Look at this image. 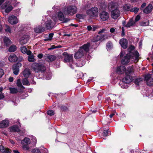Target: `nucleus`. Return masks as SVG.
<instances>
[{
  "label": "nucleus",
  "mask_w": 153,
  "mask_h": 153,
  "mask_svg": "<svg viewBox=\"0 0 153 153\" xmlns=\"http://www.w3.org/2000/svg\"><path fill=\"white\" fill-rule=\"evenodd\" d=\"M134 46L131 45L128 48V51L129 52L128 54L131 56L132 59H134L135 61H138L139 55L137 51H134Z\"/></svg>",
  "instance_id": "obj_4"
},
{
  "label": "nucleus",
  "mask_w": 153,
  "mask_h": 153,
  "mask_svg": "<svg viewBox=\"0 0 153 153\" xmlns=\"http://www.w3.org/2000/svg\"><path fill=\"white\" fill-rule=\"evenodd\" d=\"M4 30L6 32L10 34L13 32L12 28L7 25H5V28Z\"/></svg>",
  "instance_id": "obj_33"
},
{
  "label": "nucleus",
  "mask_w": 153,
  "mask_h": 153,
  "mask_svg": "<svg viewBox=\"0 0 153 153\" xmlns=\"http://www.w3.org/2000/svg\"><path fill=\"white\" fill-rule=\"evenodd\" d=\"M58 16L59 20L62 21L63 23H66L70 21L69 19L65 17L63 13L61 12L58 13Z\"/></svg>",
  "instance_id": "obj_10"
},
{
  "label": "nucleus",
  "mask_w": 153,
  "mask_h": 153,
  "mask_svg": "<svg viewBox=\"0 0 153 153\" xmlns=\"http://www.w3.org/2000/svg\"><path fill=\"white\" fill-rule=\"evenodd\" d=\"M90 46V43H87L84 44L82 46L80 47V48H81L82 50H83L84 52H87L89 50V47Z\"/></svg>",
  "instance_id": "obj_22"
},
{
  "label": "nucleus",
  "mask_w": 153,
  "mask_h": 153,
  "mask_svg": "<svg viewBox=\"0 0 153 153\" xmlns=\"http://www.w3.org/2000/svg\"><path fill=\"white\" fill-rule=\"evenodd\" d=\"M132 80L133 79L132 77L130 75H126V76L123 78L122 79V80L123 81V82L127 84L131 82Z\"/></svg>",
  "instance_id": "obj_17"
},
{
  "label": "nucleus",
  "mask_w": 153,
  "mask_h": 153,
  "mask_svg": "<svg viewBox=\"0 0 153 153\" xmlns=\"http://www.w3.org/2000/svg\"><path fill=\"white\" fill-rule=\"evenodd\" d=\"M30 78L32 80L30 81V83L31 84H34V85L36 84V82L35 81H34L33 80V76H31Z\"/></svg>",
  "instance_id": "obj_56"
},
{
  "label": "nucleus",
  "mask_w": 153,
  "mask_h": 153,
  "mask_svg": "<svg viewBox=\"0 0 153 153\" xmlns=\"http://www.w3.org/2000/svg\"><path fill=\"white\" fill-rule=\"evenodd\" d=\"M10 130L11 132H19L20 130L18 126H14L11 127L10 128Z\"/></svg>",
  "instance_id": "obj_29"
},
{
  "label": "nucleus",
  "mask_w": 153,
  "mask_h": 153,
  "mask_svg": "<svg viewBox=\"0 0 153 153\" xmlns=\"http://www.w3.org/2000/svg\"><path fill=\"white\" fill-rule=\"evenodd\" d=\"M108 131L106 130H104L103 133V136L105 137L108 135Z\"/></svg>",
  "instance_id": "obj_52"
},
{
  "label": "nucleus",
  "mask_w": 153,
  "mask_h": 153,
  "mask_svg": "<svg viewBox=\"0 0 153 153\" xmlns=\"http://www.w3.org/2000/svg\"><path fill=\"white\" fill-rule=\"evenodd\" d=\"M106 47L107 49H109L111 48V44L110 43H108L106 44Z\"/></svg>",
  "instance_id": "obj_59"
},
{
  "label": "nucleus",
  "mask_w": 153,
  "mask_h": 153,
  "mask_svg": "<svg viewBox=\"0 0 153 153\" xmlns=\"http://www.w3.org/2000/svg\"><path fill=\"white\" fill-rule=\"evenodd\" d=\"M17 86L20 88H25L22 85V83L21 81V80L20 79H18L17 82Z\"/></svg>",
  "instance_id": "obj_39"
},
{
  "label": "nucleus",
  "mask_w": 153,
  "mask_h": 153,
  "mask_svg": "<svg viewBox=\"0 0 153 153\" xmlns=\"http://www.w3.org/2000/svg\"><path fill=\"white\" fill-rule=\"evenodd\" d=\"M63 55L64 56V62H68L69 66L72 69H74L75 65L73 60V55L69 54L66 52H64L63 53Z\"/></svg>",
  "instance_id": "obj_2"
},
{
  "label": "nucleus",
  "mask_w": 153,
  "mask_h": 153,
  "mask_svg": "<svg viewBox=\"0 0 153 153\" xmlns=\"http://www.w3.org/2000/svg\"><path fill=\"white\" fill-rule=\"evenodd\" d=\"M53 33H51L49 34L48 35L46 36L45 39V41L51 40L52 39V37L53 36Z\"/></svg>",
  "instance_id": "obj_36"
},
{
  "label": "nucleus",
  "mask_w": 153,
  "mask_h": 153,
  "mask_svg": "<svg viewBox=\"0 0 153 153\" xmlns=\"http://www.w3.org/2000/svg\"><path fill=\"white\" fill-rule=\"evenodd\" d=\"M22 52L23 53H25L27 51V48L25 46H22L21 48Z\"/></svg>",
  "instance_id": "obj_44"
},
{
  "label": "nucleus",
  "mask_w": 153,
  "mask_h": 153,
  "mask_svg": "<svg viewBox=\"0 0 153 153\" xmlns=\"http://www.w3.org/2000/svg\"><path fill=\"white\" fill-rule=\"evenodd\" d=\"M120 44L121 47L124 49L127 48L128 45V42L125 39H122L120 41Z\"/></svg>",
  "instance_id": "obj_18"
},
{
  "label": "nucleus",
  "mask_w": 153,
  "mask_h": 153,
  "mask_svg": "<svg viewBox=\"0 0 153 153\" xmlns=\"http://www.w3.org/2000/svg\"><path fill=\"white\" fill-rule=\"evenodd\" d=\"M60 47V46H55L54 45H53L51 46V48H48V50H52L56 48H57Z\"/></svg>",
  "instance_id": "obj_53"
},
{
  "label": "nucleus",
  "mask_w": 153,
  "mask_h": 153,
  "mask_svg": "<svg viewBox=\"0 0 153 153\" xmlns=\"http://www.w3.org/2000/svg\"><path fill=\"white\" fill-rule=\"evenodd\" d=\"M146 3H144L143 4L141 5L140 9L142 10H143L144 8L146 6Z\"/></svg>",
  "instance_id": "obj_60"
},
{
  "label": "nucleus",
  "mask_w": 153,
  "mask_h": 153,
  "mask_svg": "<svg viewBox=\"0 0 153 153\" xmlns=\"http://www.w3.org/2000/svg\"><path fill=\"white\" fill-rule=\"evenodd\" d=\"M134 24L133 21L130 20L129 22L126 25L125 27H128L132 26Z\"/></svg>",
  "instance_id": "obj_42"
},
{
  "label": "nucleus",
  "mask_w": 153,
  "mask_h": 153,
  "mask_svg": "<svg viewBox=\"0 0 153 153\" xmlns=\"http://www.w3.org/2000/svg\"><path fill=\"white\" fill-rule=\"evenodd\" d=\"M7 149L4 148L2 146H0V151L2 153H4Z\"/></svg>",
  "instance_id": "obj_46"
},
{
  "label": "nucleus",
  "mask_w": 153,
  "mask_h": 153,
  "mask_svg": "<svg viewBox=\"0 0 153 153\" xmlns=\"http://www.w3.org/2000/svg\"><path fill=\"white\" fill-rule=\"evenodd\" d=\"M123 8L124 10L129 11L130 10V6L128 4H126L124 6Z\"/></svg>",
  "instance_id": "obj_45"
},
{
  "label": "nucleus",
  "mask_w": 153,
  "mask_h": 153,
  "mask_svg": "<svg viewBox=\"0 0 153 153\" xmlns=\"http://www.w3.org/2000/svg\"><path fill=\"white\" fill-rule=\"evenodd\" d=\"M9 90L10 91V93L12 94L16 93L18 91L17 89L15 88H9Z\"/></svg>",
  "instance_id": "obj_41"
},
{
  "label": "nucleus",
  "mask_w": 153,
  "mask_h": 153,
  "mask_svg": "<svg viewBox=\"0 0 153 153\" xmlns=\"http://www.w3.org/2000/svg\"><path fill=\"white\" fill-rule=\"evenodd\" d=\"M108 8L111 12V17L114 19H117L120 16V13L118 8L117 3L111 2L108 5Z\"/></svg>",
  "instance_id": "obj_1"
},
{
  "label": "nucleus",
  "mask_w": 153,
  "mask_h": 153,
  "mask_svg": "<svg viewBox=\"0 0 153 153\" xmlns=\"http://www.w3.org/2000/svg\"><path fill=\"white\" fill-rule=\"evenodd\" d=\"M87 14L90 16H95L98 15V8L94 7L87 10L86 11Z\"/></svg>",
  "instance_id": "obj_6"
},
{
  "label": "nucleus",
  "mask_w": 153,
  "mask_h": 153,
  "mask_svg": "<svg viewBox=\"0 0 153 153\" xmlns=\"http://www.w3.org/2000/svg\"><path fill=\"white\" fill-rule=\"evenodd\" d=\"M100 17L102 21H105L108 19L109 14L105 11H102L100 13Z\"/></svg>",
  "instance_id": "obj_9"
},
{
  "label": "nucleus",
  "mask_w": 153,
  "mask_h": 153,
  "mask_svg": "<svg viewBox=\"0 0 153 153\" xmlns=\"http://www.w3.org/2000/svg\"><path fill=\"white\" fill-rule=\"evenodd\" d=\"M29 39V36L27 35H24L20 39L19 42L22 45L27 43Z\"/></svg>",
  "instance_id": "obj_16"
},
{
  "label": "nucleus",
  "mask_w": 153,
  "mask_h": 153,
  "mask_svg": "<svg viewBox=\"0 0 153 153\" xmlns=\"http://www.w3.org/2000/svg\"><path fill=\"white\" fill-rule=\"evenodd\" d=\"M140 19V16L139 15H137L135 19V22H137Z\"/></svg>",
  "instance_id": "obj_61"
},
{
  "label": "nucleus",
  "mask_w": 153,
  "mask_h": 153,
  "mask_svg": "<svg viewBox=\"0 0 153 153\" xmlns=\"http://www.w3.org/2000/svg\"><path fill=\"white\" fill-rule=\"evenodd\" d=\"M45 30V28L42 27L40 26H39L34 28L35 32L37 33H41L44 31Z\"/></svg>",
  "instance_id": "obj_26"
},
{
  "label": "nucleus",
  "mask_w": 153,
  "mask_h": 153,
  "mask_svg": "<svg viewBox=\"0 0 153 153\" xmlns=\"http://www.w3.org/2000/svg\"><path fill=\"white\" fill-rule=\"evenodd\" d=\"M153 8L152 5L149 4L143 10V12L146 13H150Z\"/></svg>",
  "instance_id": "obj_25"
},
{
  "label": "nucleus",
  "mask_w": 153,
  "mask_h": 153,
  "mask_svg": "<svg viewBox=\"0 0 153 153\" xmlns=\"http://www.w3.org/2000/svg\"><path fill=\"white\" fill-rule=\"evenodd\" d=\"M134 70L133 67L132 66H129L127 68V69H126V75L131 74L134 72Z\"/></svg>",
  "instance_id": "obj_23"
},
{
  "label": "nucleus",
  "mask_w": 153,
  "mask_h": 153,
  "mask_svg": "<svg viewBox=\"0 0 153 153\" xmlns=\"http://www.w3.org/2000/svg\"><path fill=\"white\" fill-rule=\"evenodd\" d=\"M143 81V79L142 78H136L134 81L135 84L137 85H140Z\"/></svg>",
  "instance_id": "obj_32"
},
{
  "label": "nucleus",
  "mask_w": 153,
  "mask_h": 153,
  "mask_svg": "<svg viewBox=\"0 0 153 153\" xmlns=\"http://www.w3.org/2000/svg\"><path fill=\"white\" fill-rule=\"evenodd\" d=\"M37 57L41 59L43 57V55L42 53L39 54L38 55Z\"/></svg>",
  "instance_id": "obj_63"
},
{
  "label": "nucleus",
  "mask_w": 153,
  "mask_h": 153,
  "mask_svg": "<svg viewBox=\"0 0 153 153\" xmlns=\"http://www.w3.org/2000/svg\"><path fill=\"white\" fill-rule=\"evenodd\" d=\"M9 4V2H5L2 4V7L3 8H6L5 10V11L6 13H8L10 12L12 9H13V7L11 5H8Z\"/></svg>",
  "instance_id": "obj_13"
},
{
  "label": "nucleus",
  "mask_w": 153,
  "mask_h": 153,
  "mask_svg": "<svg viewBox=\"0 0 153 153\" xmlns=\"http://www.w3.org/2000/svg\"><path fill=\"white\" fill-rule=\"evenodd\" d=\"M28 61L30 62H33L35 61V59L34 58L33 55H30L28 56Z\"/></svg>",
  "instance_id": "obj_40"
},
{
  "label": "nucleus",
  "mask_w": 153,
  "mask_h": 153,
  "mask_svg": "<svg viewBox=\"0 0 153 153\" xmlns=\"http://www.w3.org/2000/svg\"><path fill=\"white\" fill-rule=\"evenodd\" d=\"M109 36L108 34H105L104 35H101L100 36H97L96 39H94L92 41L94 42L98 41V40H101L102 41L107 39Z\"/></svg>",
  "instance_id": "obj_11"
},
{
  "label": "nucleus",
  "mask_w": 153,
  "mask_h": 153,
  "mask_svg": "<svg viewBox=\"0 0 153 153\" xmlns=\"http://www.w3.org/2000/svg\"><path fill=\"white\" fill-rule=\"evenodd\" d=\"M106 7V5L104 3H100L99 5V8L100 10H105Z\"/></svg>",
  "instance_id": "obj_35"
},
{
  "label": "nucleus",
  "mask_w": 153,
  "mask_h": 153,
  "mask_svg": "<svg viewBox=\"0 0 153 153\" xmlns=\"http://www.w3.org/2000/svg\"><path fill=\"white\" fill-rule=\"evenodd\" d=\"M18 59V57L15 54L10 55L8 58L9 61L12 62H16Z\"/></svg>",
  "instance_id": "obj_24"
},
{
  "label": "nucleus",
  "mask_w": 153,
  "mask_h": 153,
  "mask_svg": "<svg viewBox=\"0 0 153 153\" xmlns=\"http://www.w3.org/2000/svg\"><path fill=\"white\" fill-rule=\"evenodd\" d=\"M96 28L94 27L92 28L90 26H87V29L88 30H92V31H94L95 30Z\"/></svg>",
  "instance_id": "obj_54"
},
{
  "label": "nucleus",
  "mask_w": 153,
  "mask_h": 153,
  "mask_svg": "<svg viewBox=\"0 0 153 153\" xmlns=\"http://www.w3.org/2000/svg\"><path fill=\"white\" fill-rule=\"evenodd\" d=\"M44 59L48 62H51L56 59V57L53 55H46L44 56Z\"/></svg>",
  "instance_id": "obj_15"
},
{
  "label": "nucleus",
  "mask_w": 153,
  "mask_h": 153,
  "mask_svg": "<svg viewBox=\"0 0 153 153\" xmlns=\"http://www.w3.org/2000/svg\"><path fill=\"white\" fill-rule=\"evenodd\" d=\"M47 114L48 115L51 116L54 115V113L53 110H50L47 111Z\"/></svg>",
  "instance_id": "obj_50"
},
{
  "label": "nucleus",
  "mask_w": 153,
  "mask_h": 153,
  "mask_svg": "<svg viewBox=\"0 0 153 153\" xmlns=\"http://www.w3.org/2000/svg\"><path fill=\"white\" fill-rule=\"evenodd\" d=\"M23 145L22 148L23 149L26 150H28L29 149V146H27V145H25V144H22Z\"/></svg>",
  "instance_id": "obj_49"
},
{
  "label": "nucleus",
  "mask_w": 153,
  "mask_h": 153,
  "mask_svg": "<svg viewBox=\"0 0 153 153\" xmlns=\"http://www.w3.org/2000/svg\"><path fill=\"white\" fill-rule=\"evenodd\" d=\"M48 76L47 77L46 76V79L47 80H49L51 78V75L50 73H49L48 74Z\"/></svg>",
  "instance_id": "obj_57"
},
{
  "label": "nucleus",
  "mask_w": 153,
  "mask_h": 153,
  "mask_svg": "<svg viewBox=\"0 0 153 153\" xmlns=\"http://www.w3.org/2000/svg\"><path fill=\"white\" fill-rule=\"evenodd\" d=\"M22 66V64L20 63H18L14 65L13 66V70H19V68Z\"/></svg>",
  "instance_id": "obj_34"
},
{
  "label": "nucleus",
  "mask_w": 153,
  "mask_h": 153,
  "mask_svg": "<svg viewBox=\"0 0 153 153\" xmlns=\"http://www.w3.org/2000/svg\"><path fill=\"white\" fill-rule=\"evenodd\" d=\"M4 45L6 46H8L11 44V41L10 39L8 38L5 37L4 38Z\"/></svg>",
  "instance_id": "obj_28"
},
{
  "label": "nucleus",
  "mask_w": 153,
  "mask_h": 153,
  "mask_svg": "<svg viewBox=\"0 0 153 153\" xmlns=\"http://www.w3.org/2000/svg\"><path fill=\"white\" fill-rule=\"evenodd\" d=\"M32 153H41L40 150L38 148H36L33 149L32 151Z\"/></svg>",
  "instance_id": "obj_47"
},
{
  "label": "nucleus",
  "mask_w": 153,
  "mask_h": 153,
  "mask_svg": "<svg viewBox=\"0 0 153 153\" xmlns=\"http://www.w3.org/2000/svg\"><path fill=\"white\" fill-rule=\"evenodd\" d=\"M77 7L74 6H69L64 9L63 12L65 15L72 16L76 13Z\"/></svg>",
  "instance_id": "obj_3"
},
{
  "label": "nucleus",
  "mask_w": 153,
  "mask_h": 153,
  "mask_svg": "<svg viewBox=\"0 0 153 153\" xmlns=\"http://www.w3.org/2000/svg\"><path fill=\"white\" fill-rule=\"evenodd\" d=\"M9 122L7 120H5L0 122V128H4L7 127Z\"/></svg>",
  "instance_id": "obj_19"
},
{
  "label": "nucleus",
  "mask_w": 153,
  "mask_h": 153,
  "mask_svg": "<svg viewBox=\"0 0 153 153\" xmlns=\"http://www.w3.org/2000/svg\"><path fill=\"white\" fill-rule=\"evenodd\" d=\"M126 67L124 66H121L117 67V72L118 74H122L125 72Z\"/></svg>",
  "instance_id": "obj_21"
},
{
  "label": "nucleus",
  "mask_w": 153,
  "mask_h": 153,
  "mask_svg": "<svg viewBox=\"0 0 153 153\" xmlns=\"http://www.w3.org/2000/svg\"><path fill=\"white\" fill-rule=\"evenodd\" d=\"M75 65H76V66L78 67H81L84 65L82 63V62H81L80 61L79 62H78V63H76V64H75ZM75 66H74V67Z\"/></svg>",
  "instance_id": "obj_51"
},
{
  "label": "nucleus",
  "mask_w": 153,
  "mask_h": 153,
  "mask_svg": "<svg viewBox=\"0 0 153 153\" xmlns=\"http://www.w3.org/2000/svg\"><path fill=\"white\" fill-rule=\"evenodd\" d=\"M22 83L24 85H29L30 84L28 80L26 78H24L22 80Z\"/></svg>",
  "instance_id": "obj_38"
},
{
  "label": "nucleus",
  "mask_w": 153,
  "mask_h": 153,
  "mask_svg": "<svg viewBox=\"0 0 153 153\" xmlns=\"http://www.w3.org/2000/svg\"><path fill=\"white\" fill-rule=\"evenodd\" d=\"M4 74V70L1 68H0V78L2 77Z\"/></svg>",
  "instance_id": "obj_55"
},
{
  "label": "nucleus",
  "mask_w": 153,
  "mask_h": 153,
  "mask_svg": "<svg viewBox=\"0 0 153 153\" xmlns=\"http://www.w3.org/2000/svg\"><path fill=\"white\" fill-rule=\"evenodd\" d=\"M23 74L24 76L26 78H27L31 75L30 71L29 69H25L23 72Z\"/></svg>",
  "instance_id": "obj_27"
},
{
  "label": "nucleus",
  "mask_w": 153,
  "mask_h": 153,
  "mask_svg": "<svg viewBox=\"0 0 153 153\" xmlns=\"http://www.w3.org/2000/svg\"><path fill=\"white\" fill-rule=\"evenodd\" d=\"M145 80L148 85H153V74H149L146 75L145 76Z\"/></svg>",
  "instance_id": "obj_7"
},
{
  "label": "nucleus",
  "mask_w": 153,
  "mask_h": 153,
  "mask_svg": "<svg viewBox=\"0 0 153 153\" xmlns=\"http://www.w3.org/2000/svg\"><path fill=\"white\" fill-rule=\"evenodd\" d=\"M84 52L81 48H79L78 51L74 55V57L76 59H79L81 58L83 56Z\"/></svg>",
  "instance_id": "obj_14"
},
{
  "label": "nucleus",
  "mask_w": 153,
  "mask_h": 153,
  "mask_svg": "<svg viewBox=\"0 0 153 153\" xmlns=\"http://www.w3.org/2000/svg\"><path fill=\"white\" fill-rule=\"evenodd\" d=\"M13 70V73L15 75H17L19 73V70L16 69V70Z\"/></svg>",
  "instance_id": "obj_58"
},
{
  "label": "nucleus",
  "mask_w": 153,
  "mask_h": 153,
  "mask_svg": "<svg viewBox=\"0 0 153 153\" xmlns=\"http://www.w3.org/2000/svg\"><path fill=\"white\" fill-rule=\"evenodd\" d=\"M130 58L132 59V57L130 55L127 54L124 58L121 60V63L124 65L128 64L130 61Z\"/></svg>",
  "instance_id": "obj_12"
},
{
  "label": "nucleus",
  "mask_w": 153,
  "mask_h": 153,
  "mask_svg": "<svg viewBox=\"0 0 153 153\" xmlns=\"http://www.w3.org/2000/svg\"><path fill=\"white\" fill-rule=\"evenodd\" d=\"M119 85L121 87L123 88H126L128 87V85L127 84L125 83L122 80V81H120L119 83Z\"/></svg>",
  "instance_id": "obj_31"
},
{
  "label": "nucleus",
  "mask_w": 153,
  "mask_h": 153,
  "mask_svg": "<svg viewBox=\"0 0 153 153\" xmlns=\"http://www.w3.org/2000/svg\"><path fill=\"white\" fill-rule=\"evenodd\" d=\"M30 143V141L29 138L27 137H25L24 139L21 141V143L22 144H29Z\"/></svg>",
  "instance_id": "obj_30"
},
{
  "label": "nucleus",
  "mask_w": 153,
  "mask_h": 153,
  "mask_svg": "<svg viewBox=\"0 0 153 153\" xmlns=\"http://www.w3.org/2000/svg\"><path fill=\"white\" fill-rule=\"evenodd\" d=\"M16 46L14 45H12L10 47L8 51L10 52H13L16 51Z\"/></svg>",
  "instance_id": "obj_37"
},
{
  "label": "nucleus",
  "mask_w": 153,
  "mask_h": 153,
  "mask_svg": "<svg viewBox=\"0 0 153 153\" xmlns=\"http://www.w3.org/2000/svg\"><path fill=\"white\" fill-rule=\"evenodd\" d=\"M149 24V21L148 20H145L141 23V25L143 26H146L148 25Z\"/></svg>",
  "instance_id": "obj_43"
},
{
  "label": "nucleus",
  "mask_w": 153,
  "mask_h": 153,
  "mask_svg": "<svg viewBox=\"0 0 153 153\" xmlns=\"http://www.w3.org/2000/svg\"><path fill=\"white\" fill-rule=\"evenodd\" d=\"M76 16L77 18L79 19H81L82 17V16L80 14H77L76 15Z\"/></svg>",
  "instance_id": "obj_62"
},
{
  "label": "nucleus",
  "mask_w": 153,
  "mask_h": 153,
  "mask_svg": "<svg viewBox=\"0 0 153 153\" xmlns=\"http://www.w3.org/2000/svg\"><path fill=\"white\" fill-rule=\"evenodd\" d=\"M32 68L35 72L37 73L40 72H43L46 69L45 67L43 65L36 63L33 64Z\"/></svg>",
  "instance_id": "obj_5"
},
{
  "label": "nucleus",
  "mask_w": 153,
  "mask_h": 153,
  "mask_svg": "<svg viewBox=\"0 0 153 153\" xmlns=\"http://www.w3.org/2000/svg\"><path fill=\"white\" fill-rule=\"evenodd\" d=\"M105 29H103L101 30L98 33V34H100L102 33L103 32L105 31Z\"/></svg>",
  "instance_id": "obj_64"
},
{
  "label": "nucleus",
  "mask_w": 153,
  "mask_h": 153,
  "mask_svg": "<svg viewBox=\"0 0 153 153\" xmlns=\"http://www.w3.org/2000/svg\"><path fill=\"white\" fill-rule=\"evenodd\" d=\"M45 26L47 29H51L54 26V24L51 20L47 21L45 23Z\"/></svg>",
  "instance_id": "obj_20"
},
{
  "label": "nucleus",
  "mask_w": 153,
  "mask_h": 153,
  "mask_svg": "<svg viewBox=\"0 0 153 153\" xmlns=\"http://www.w3.org/2000/svg\"><path fill=\"white\" fill-rule=\"evenodd\" d=\"M8 21L11 25L16 24L18 22L17 17L14 16H10L8 19Z\"/></svg>",
  "instance_id": "obj_8"
},
{
  "label": "nucleus",
  "mask_w": 153,
  "mask_h": 153,
  "mask_svg": "<svg viewBox=\"0 0 153 153\" xmlns=\"http://www.w3.org/2000/svg\"><path fill=\"white\" fill-rule=\"evenodd\" d=\"M139 9L137 7H134L131 10V12H134L135 13H137Z\"/></svg>",
  "instance_id": "obj_48"
}]
</instances>
